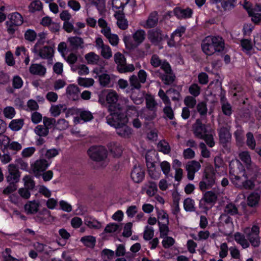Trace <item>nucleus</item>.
I'll return each mask as SVG.
<instances>
[{"label": "nucleus", "instance_id": "obj_1", "mask_svg": "<svg viewBox=\"0 0 261 261\" xmlns=\"http://www.w3.org/2000/svg\"><path fill=\"white\" fill-rule=\"evenodd\" d=\"M98 102L102 105L109 104L108 110L110 114L106 117L109 125L114 127H119L128 122L126 114L121 109L120 104L117 103L118 95L113 90L103 89L98 94Z\"/></svg>", "mask_w": 261, "mask_h": 261}, {"label": "nucleus", "instance_id": "obj_2", "mask_svg": "<svg viewBox=\"0 0 261 261\" xmlns=\"http://www.w3.org/2000/svg\"><path fill=\"white\" fill-rule=\"evenodd\" d=\"M225 47L224 40L219 36L206 37L202 42L201 49L207 56H210L215 53L222 51Z\"/></svg>", "mask_w": 261, "mask_h": 261}, {"label": "nucleus", "instance_id": "obj_3", "mask_svg": "<svg viewBox=\"0 0 261 261\" xmlns=\"http://www.w3.org/2000/svg\"><path fill=\"white\" fill-rule=\"evenodd\" d=\"M216 179V173L213 168H206L202 175V180L199 184L200 190L205 191L211 189L215 185Z\"/></svg>", "mask_w": 261, "mask_h": 261}, {"label": "nucleus", "instance_id": "obj_4", "mask_svg": "<svg viewBox=\"0 0 261 261\" xmlns=\"http://www.w3.org/2000/svg\"><path fill=\"white\" fill-rule=\"evenodd\" d=\"M87 153L90 159L95 162L103 161L108 156L107 149L101 145L90 147L88 149Z\"/></svg>", "mask_w": 261, "mask_h": 261}, {"label": "nucleus", "instance_id": "obj_5", "mask_svg": "<svg viewBox=\"0 0 261 261\" xmlns=\"http://www.w3.org/2000/svg\"><path fill=\"white\" fill-rule=\"evenodd\" d=\"M114 61L117 64V69L119 73H124L133 72L135 70L133 64H126V60L124 56L120 52H117L114 55Z\"/></svg>", "mask_w": 261, "mask_h": 261}, {"label": "nucleus", "instance_id": "obj_6", "mask_svg": "<svg viewBox=\"0 0 261 261\" xmlns=\"http://www.w3.org/2000/svg\"><path fill=\"white\" fill-rule=\"evenodd\" d=\"M147 38L152 44L158 45L163 40L168 39V36L164 34L161 28L157 27L147 31Z\"/></svg>", "mask_w": 261, "mask_h": 261}, {"label": "nucleus", "instance_id": "obj_7", "mask_svg": "<svg viewBox=\"0 0 261 261\" xmlns=\"http://www.w3.org/2000/svg\"><path fill=\"white\" fill-rule=\"evenodd\" d=\"M145 32L142 29L137 30L133 34L134 42L132 40H127L126 37L124 38V41L127 48L135 49L140 45L145 39Z\"/></svg>", "mask_w": 261, "mask_h": 261}, {"label": "nucleus", "instance_id": "obj_8", "mask_svg": "<svg viewBox=\"0 0 261 261\" xmlns=\"http://www.w3.org/2000/svg\"><path fill=\"white\" fill-rule=\"evenodd\" d=\"M259 232V227L256 225H253L248 231L247 230L245 231L247 240L251 245L254 248L258 247L260 245Z\"/></svg>", "mask_w": 261, "mask_h": 261}, {"label": "nucleus", "instance_id": "obj_9", "mask_svg": "<svg viewBox=\"0 0 261 261\" xmlns=\"http://www.w3.org/2000/svg\"><path fill=\"white\" fill-rule=\"evenodd\" d=\"M259 232V227L256 225H253L248 231L247 230L245 231L247 240L251 245L254 248L258 247L260 245Z\"/></svg>", "mask_w": 261, "mask_h": 261}, {"label": "nucleus", "instance_id": "obj_10", "mask_svg": "<svg viewBox=\"0 0 261 261\" xmlns=\"http://www.w3.org/2000/svg\"><path fill=\"white\" fill-rule=\"evenodd\" d=\"M54 47V45L53 46L45 45L36 49V52L33 53L37 54L41 59L50 60L52 59L54 57L55 53Z\"/></svg>", "mask_w": 261, "mask_h": 261}, {"label": "nucleus", "instance_id": "obj_11", "mask_svg": "<svg viewBox=\"0 0 261 261\" xmlns=\"http://www.w3.org/2000/svg\"><path fill=\"white\" fill-rule=\"evenodd\" d=\"M193 134L196 138L201 139L208 133L205 124L202 123L201 120L197 119L193 124Z\"/></svg>", "mask_w": 261, "mask_h": 261}, {"label": "nucleus", "instance_id": "obj_12", "mask_svg": "<svg viewBox=\"0 0 261 261\" xmlns=\"http://www.w3.org/2000/svg\"><path fill=\"white\" fill-rule=\"evenodd\" d=\"M20 172L16 165L11 164L8 166V173L6 176L7 182H18L19 181Z\"/></svg>", "mask_w": 261, "mask_h": 261}, {"label": "nucleus", "instance_id": "obj_13", "mask_svg": "<svg viewBox=\"0 0 261 261\" xmlns=\"http://www.w3.org/2000/svg\"><path fill=\"white\" fill-rule=\"evenodd\" d=\"M50 163L44 159H40L35 161L33 167V170L36 177L41 175V172H44L49 167Z\"/></svg>", "mask_w": 261, "mask_h": 261}, {"label": "nucleus", "instance_id": "obj_14", "mask_svg": "<svg viewBox=\"0 0 261 261\" xmlns=\"http://www.w3.org/2000/svg\"><path fill=\"white\" fill-rule=\"evenodd\" d=\"M130 177L135 183H140L144 178L145 169L140 165H135L131 172Z\"/></svg>", "mask_w": 261, "mask_h": 261}, {"label": "nucleus", "instance_id": "obj_15", "mask_svg": "<svg viewBox=\"0 0 261 261\" xmlns=\"http://www.w3.org/2000/svg\"><path fill=\"white\" fill-rule=\"evenodd\" d=\"M156 75L159 77L165 85L171 86L175 82L176 76L174 72L170 73H163L158 70L155 72Z\"/></svg>", "mask_w": 261, "mask_h": 261}, {"label": "nucleus", "instance_id": "obj_16", "mask_svg": "<svg viewBox=\"0 0 261 261\" xmlns=\"http://www.w3.org/2000/svg\"><path fill=\"white\" fill-rule=\"evenodd\" d=\"M174 15L179 19L191 18L193 14V10L190 8L182 9L176 7L173 9Z\"/></svg>", "mask_w": 261, "mask_h": 261}, {"label": "nucleus", "instance_id": "obj_17", "mask_svg": "<svg viewBox=\"0 0 261 261\" xmlns=\"http://www.w3.org/2000/svg\"><path fill=\"white\" fill-rule=\"evenodd\" d=\"M159 22V14L156 11L151 12L146 19L143 27L146 29L154 28Z\"/></svg>", "mask_w": 261, "mask_h": 261}, {"label": "nucleus", "instance_id": "obj_18", "mask_svg": "<svg viewBox=\"0 0 261 261\" xmlns=\"http://www.w3.org/2000/svg\"><path fill=\"white\" fill-rule=\"evenodd\" d=\"M115 16L117 19V24L119 29L122 30H125L127 29L128 24V21L125 18L124 14L122 10H118L116 12Z\"/></svg>", "mask_w": 261, "mask_h": 261}, {"label": "nucleus", "instance_id": "obj_19", "mask_svg": "<svg viewBox=\"0 0 261 261\" xmlns=\"http://www.w3.org/2000/svg\"><path fill=\"white\" fill-rule=\"evenodd\" d=\"M219 137L220 143L224 147L229 142L231 135L227 128L222 127L219 132Z\"/></svg>", "mask_w": 261, "mask_h": 261}, {"label": "nucleus", "instance_id": "obj_20", "mask_svg": "<svg viewBox=\"0 0 261 261\" xmlns=\"http://www.w3.org/2000/svg\"><path fill=\"white\" fill-rule=\"evenodd\" d=\"M30 72L34 75L43 76L46 72V68L40 64H32L29 68Z\"/></svg>", "mask_w": 261, "mask_h": 261}, {"label": "nucleus", "instance_id": "obj_21", "mask_svg": "<svg viewBox=\"0 0 261 261\" xmlns=\"http://www.w3.org/2000/svg\"><path fill=\"white\" fill-rule=\"evenodd\" d=\"M68 41L73 50L84 47V40L81 37L77 36L70 37L68 38Z\"/></svg>", "mask_w": 261, "mask_h": 261}, {"label": "nucleus", "instance_id": "obj_22", "mask_svg": "<svg viewBox=\"0 0 261 261\" xmlns=\"http://www.w3.org/2000/svg\"><path fill=\"white\" fill-rule=\"evenodd\" d=\"M40 204L35 200L30 201L24 205V209L28 214H34L38 212Z\"/></svg>", "mask_w": 261, "mask_h": 261}, {"label": "nucleus", "instance_id": "obj_23", "mask_svg": "<svg viewBox=\"0 0 261 261\" xmlns=\"http://www.w3.org/2000/svg\"><path fill=\"white\" fill-rule=\"evenodd\" d=\"M80 92L79 88L74 84H70L66 88V93L72 97L74 100L78 98Z\"/></svg>", "mask_w": 261, "mask_h": 261}, {"label": "nucleus", "instance_id": "obj_24", "mask_svg": "<svg viewBox=\"0 0 261 261\" xmlns=\"http://www.w3.org/2000/svg\"><path fill=\"white\" fill-rule=\"evenodd\" d=\"M127 123V122L120 127H115L116 129H118L117 134L119 136L122 137L129 138L132 134V129L126 125Z\"/></svg>", "mask_w": 261, "mask_h": 261}, {"label": "nucleus", "instance_id": "obj_25", "mask_svg": "<svg viewBox=\"0 0 261 261\" xmlns=\"http://www.w3.org/2000/svg\"><path fill=\"white\" fill-rule=\"evenodd\" d=\"M240 46L242 47V50L247 55L250 54V51L253 48L251 40L248 39L244 38L241 39Z\"/></svg>", "mask_w": 261, "mask_h": 261}, {"label": "nucleus", "instance_id": "obj_26", "mask_svg": "<svg viewBox=\"0 0 261 261\" xmlns=\"http://www.w3.org/2000/svg\"><path fill=\"white\" fill-rule=\"evenodd\" d=\"M98 81L100 86L102 87H111V77L108 73H102L98 75Z\"/></svg>", "mask_w": 261, "mask_h": 261}, {"label": "nucleus", "instance_id": "obj_27", "mask_svg": "<svg viewBox=\"0 0 261 261\" xmlns=\"http://www.w3.org/2000/svg\"><path fill=\"white\" fill-rule=\"evenodd\" d=\"M239 157L242 162L245 165L247 168L251 165V159L250 153L248 151H243L239 154Z\"/></svg>", "mask_w": 261, "mask_h": 261}, {"label": "nucleus", "instance_id": "obj_28", "mask_svg": "<svg viewBox=\"0 0 261 261\" xmlns=\"http://www.w3.org/2000/svg\"><path fill=\"white\" fill-rule=\"evenodd\" d=\"M29 11L31 13H34L37 11H42L43 4L39 0L32 1L28 6Z\"/></svg>", "mask_w": 261, "mask_h": 261}, {"label": "nucleus", "instance_id": "obj_29", "mask_svg": "<svg viewBox=\"0 0 261 261\" xmlns=\"http://www.w3.org/2000/svg\"><path fill=\"white\" fill-rule=\"evenodd\" d=\"M81 242L86 247L93 248L96 244V239L92 236H86L81 238Z\"/></svg>", "mask_w": 261, "mask_h": 261}, {"label": "nucleus", "instance_id": "obj_30", "mask_svg": "<svg viewBox=\"0 0 261 261\" xmlns=\"http://www.w3.org/2000/svg\"><path fill=\"white\" fill-rule=\"evenodd\" d=\"M260 199L258 193L253 192L247 198V204L250 207H253L258 204Z\"/></svg>", "mask_w": 261, "mask_h": 261}, {"label": "nucleus", "instance_id": "obj_31", "mask_svg": "<svg viewBox=\"0 0 261 261\" xmlns=\"http://www.w3.org/2000/svg\"><path fill=\"white\" fill-rule=\"evenodd\" d=\"M169 221H168V223H162L158 221V224L159 227L160 238H164L168 235L169 232Z\"/></svg>", "mask_w": 261, "mask_h": 261}, {"label": "nucleus", "instance_id": "obj_32", "mask_svg": "<svg viewBox=\"0 0 261 261\" xmlns=\"http://www.w3.org/2000/svg\"><path fill=\"white\" fill-rule=\"evenodd\" d=\"M217 196L212 191H208L203 194V199L206 203H215L217 200Z\"/></svg>", "mask_w": 261, "mask_h": 261}, {"label": "nucleus", "instance_id": "obj_33", "mask_svg": "<svg viewBox=\"0 0 261 261\" xmlns=\"http://www.w3.org/2000/svg\"><path fill=\"white\" fill-rule=\"evenodd\" d=\"M23 124V119H13L10 122L9 127L13 131H18L22 127Z\"/></svg>", "mask_w": 261, "mask_h": 261}, {"label": "nucleus", "instance_id": "obj_34", "mask_svg": "<svg viewBox=\"0 0 261 261\" xmlns=\"http://www.w3.org/2000/svg\"><path fill=\"white\" fill-rule=\"evenodd\" d=\"M122 227V224L110 223L106 226L104 231L106 233H112L121 230Z\"/></svg>", "mask_w": 261, "mask_h": 261}, {"label": "nucleus", "instance_id": "obj_35", "mask_svg": "<svg viewBox=\"0 0 261 261\" xmlns=\"http://www.w3.org/2000/svg\"><path fill=\"white\" fill-rule=\"evenodd\" d=\"M195 202L191 198H187L184 201V208L186 212H194L195 208L194 207Z\"/></svg>", "mask_w": 261, "mask_h": 261}, {"label": "nucleus", "instance_id": "obj_36", "mask_svg": "<svg viewBox=\"0 0 261 261\" xmlns=\"http://www.w3.org/2000/svg\"><path fill=\"white\" fill-rule=\"evenodd\" d=\"M25 188L33 190L35 187V182L33 178L29 175H26L23 178Z\"/></svg>", "mask_w": 261, "mask_h": 261}, {"label": "nucleus", "instance_id": "obj_37", "mask_svg": "<svg viewBox=\"0 0 261 261\" xmlns=\"http://www.w3.org/2000/svg\"><path fill=\"white\" fill-rule=\"evenodd\" d=\"M246 145L251 150H255L256 142L253 134L251 132H248L246 134Z\"/></svg>", "mask_w": 261, "mask_h": 261}, {"label": "nucleus", "instance_id": "obj_38", "mask_svg": "<svg viewBox=\"0 0 261 261\" xmlns=\"http://www.w3.org/2000/svg\"><path fill=\"white\" fill-rule=\"evenodd\" d=\"M10 21L15 24V25H20L23 23V17L18 12H15L11 15Z\"/></svg>", "mask_w": 261, "mask_h": 261}, {"label": "nucleus", "instance_id": "obj_39", "mask_svg": "<svg viewBox=\"0 0 261 261\" xmlns=\"http://www.w3.org/2000/svg\"><path fill=\"white\" fill-rule=\"evenodd\" d=\"M237 0H222L221 2V6L224 10H231L236 5Z\"/></svg>", "mask_w": 261, "mask_h": 261}, {"label": "nucleus", "instance_id": "obj_40", "mask_svg": "<svg viewBox=\"0 0 261 261\" xmlns=\"http://www.w3.org/2000/svg\"><path fill=\"white\" fill-rule=\"evenodd\" d=\"M94 81L92 78H83L79 77L77 83L81 86L84 87H89L93 85Z\"/></svg>", "mask_w": 261, "mask_h": 261}, {"label": "nucleus", "instance_id": "obj_41", "mask_svg": "<svg viewBox=\"0 0 261 261\" xmlns=\"http://www.w3.org/2000/svg\"><path fill=\"white\" fill-rule=\"evenodd\" d=\"M129 0H113L112 7L113 8L123 11V9Z\"/></svg>", "mask_w": 261, "mask_h": 261}, {"label": "nucleus", "instance_id": "obj_42", "mask_svg": "<svg viewBox=\"0 0 261 261\" xmlns=\"http://www.w3.org/2000/svg\"><path fill=\"white\" fill-rule=\"evenodd\" d=\"M37 36L36 32L32 29H29L24 33V39L29 42H34Z\"/></svg>", "mask_w": 261, "mask_h": 261}, {"label": "nucleus", "instance_id": "obj_43", "mask_svg": "<svg viewBox=\"0 0 261 261\" xmlns=\"http://www.w3.org/2000/svg\"><path fill=\"white\" fill-rule=\"evenodd\" d=\"M43 121L44 126L48 128V130L51 128H56V120L55 118L44 117Z\"/></svg>", "mask_w": 261, "mask_h": 261}, {"label": "nucleus", "instance_id": "obj_44", "mask_svg": "<svg viewBox=\"0 0 261 261\" xmlns=\"http://www.w3.org/2000/svg\"><path fill=\"white\" fill-rule=\"evenodd\" d=\"M35 132L39 137H46L48 135L49 130L44 125H38L35 128Z\"/></svg>", "mask_w": 261, "mask_h": 261}, {"label": "nucleus", "instance_id": "obj_45", "mask_svg": "<svg viewBox=\"0 0 261 261\" xmlns=\"http://www.w3.org/2000/svg\"><path fill=\"white\" fill-rule=\"evenodd\" d=\"M184 104L186 106V107L188 108L193 109L196 105V100L195 97L193 96H187L185 97L184 100Z\"/></svg>", "mask_w": 261, "mask_h": 261}, {"label": "nucleus", "instance_id": "obj_46", "mask_svg": "<svg viewBox=\"0 0 261 261\" xmlns=\"http://www.w3.org/2000/svg\"><path fill=\"white\" fill-rule=\"evenodd\" d=\"M248 15L251 17L252 21L255 24H259L261 22V14L255 13L253 10L248 11Z\"/></svg>", "mask_w": 261, "mask_h": 261}, {"label": "nucleus", "instance_id": "obj_47", "mask_svg": "<svg viewBox=\"0 0 261 261\" xmlns=\"http://www.w3.org/2000/svg\"><path fill=\"white\" fill-rule=\"evenodd\" d=\"M85 59L88 64H96L99 59V57L93 52L87 54L85 56Z\"/></svg>", "mask_w": 261, "mask_h": 261}, {"label": "nucleus", "instance_id": "obj_48", "mask_svg": "<svg viewBox=\"0 0 261 261\" xmlns=\"http://www.w3.org/2000/svg\"><path fill=\"white\" fill-rule=\"evenodd\" d=\"M197 112L201 116H205L207 113V108L206 103L204 101L199 102L196 106Z\"/></svg>", "mask_w": 261, "mask_h": 261}, {"label": "nucleus", "instance_id": "obj_49", "mask_svg": "<svg viewBox=\"0 0 261 261\" xmlns=\"http://www.w3.org/2000/svg\"><path fill=\"white\" fill-rule=\"evenodd\" d=\"M201 88L197 84L193 83L189 88V93L194 97H197L200 93Z\"/></svg>", "mask_w": 261, "mask_h": 261}, {"label": "nucleus", "instance_id": "obj_50", "mask_svg": "<svg viewBox=\"0 0 261 261\" xmlns=\"http://www.w3.org/2000/svg\"><path fill=\"white\" fill-rule=\"evenodd\" d=\"M79 116L81 119L85 122L90 121L93 118L92 113L90 111L86 110L81 111Z\"/></svg>", "mask_w": 261, "mask_h": 261}, {"label": "nucleus", "instance_id": "obj_51", "mask_svg": "<svg viewBox=\"0 0 261 261\" xmlns=\"http://www.w3.org/2000/svg\"><path fill=\"white\" fill-rule=\"evenodd\" d=\"M158 147L160 148V151L164 154H168L171 151V147L169 143L165 141H160L159 143Z\"/></svg>", "mask_w": 261, "mask_h": 261}, {"label": "nucleus", "instance_id": "obj_52", "mask_svg": "<svg viewBox=\"0 0 261 261\" xmlns=\"http://www.w3.org/2000/svg\"><path fill=\"white\" fill-rule=\"evenodd\" d=\"M162 241V245L164 248L167 249L172 246L175 243V240L171 237L167 236Z\"/></svg>", "mask_w": 261, "mask_h": 261}, {"label": "nucleus", "instance_id": "obj_53", "mask_svg": "<svg viewBox=\"0 0 261 261\" xmlns=\"http://www.w3.org/2000/svg\"><path fill=\"white\" fill-rule=\"evenodd\" d=\"M200 168V164L196 161H192L186 166V170H189L194 172L199 171Z\"/></svg>", "mask_w": 261, "mask_h": 261}, {"label": "nucleus", "instance_id": "obj_54", "mask_svg": "<svg viewBox=\"0 0 261 261\" xmlns=\"http://www.w3.org/2000/svg\"><path fill=\"white\" fill-rule=\"evenodd\" d=\"M221 109L223 114L227 116H230L233 112L232 106L229 102L222 103Z\"/></svg>", "mask_w": 261, "mask_h": 261}, {"label": "nucleus", "instance_id": "obj_55", "mask_svg": "<svg viewBox=\"0 0 261 261\" xmlns=\"http://www.w3.org/2000/svg\"><path fill=\"white\" fill-rule=\"evenodd\" d=\"M23 84L22 79L19 75H15L12 79V86L16 89H20Z\"/></svg>", "mask_w": 261, "mask_h": 261}, {"label": "nucleus", "instance_id": "obj_56", "mask_svg": "<svg viewBox=\"0 0 261 261\" xmlns=\"http://www.w3.org/2000/svg\"><path fill=\"white\" fill-rule=\"evenodd\" d=\"M167 93L169 94H173V96H172L171 99L174 101H179L181 97L180 91L174 89L170 88L167 91Z\"/></svg>", "mask_w": 261, "mask_h": 261}, {"label": "nucleus", "instance_id": "obj_57", "mask_svg": "<svg viewBox=\"0 0 261 261\" xmlns=\"http://www.w3.org/2000/svg\"><path fill=\"white\" fill-rule=\"evenodd\" d=\"M154 236V230L152 227L146 226L144 232L143 238L146 241H149Z\"/></svg>", "mask_w": 261, "mask_h": 261}, {"label": "nucleus", "instance_id": "obj_58", "mask_svg": "<svg viewBox=\"0 0 261 261\" xmlns=\"http://www.w3.org/2000/svg\"><path fill=\"white\" fill-rule=\"evenodd\" d=\"M224 212L227 214L233 216L238 214V210L234 204L229 203L226 206Z\"/></svg>", "mask_w": 261, "mask_h": 261}, {"label": "nucleus", "instance_id": "obj_59", "mask_svg": "<svg viewBox=\"0 0 261 261\" xmlns=\"http://www.w3.org/2000/svg\"><path fill=\"white\" fill-rule=\"evenodd\" d=\"M9 184L3 190V193L6 195H9L13 192L15 191L17 189V186L16 184L17 182H8Z\"/></svg>", "mask_w": 261, "mask_h": 261}, {"label": "nucleus", "instance_id": "obj_60", "mask_svg": "<svg viewBox=\"0 0 261 261\" xmlns=\"http://www.w3.org/2000/svg\"><path fill=\"white\" fill-rule=\"evenodd\" d=\"M63 29H64L65 31L68 33H71L72 31H74L75 34L78 33V30L74 29L73 24L69 21L64 22Z\"/></svg>", "mask_w": 261, "mask_h": 261}, {"label": "nucleus", "instance_id": "obj_61", "mask_svg": "<svg viewBox=\"0 0 261 261\" xmlns=\"http://www.w3.org/2000/svg\"><path fill=\"white\" fill-rule=\"evenodd\" d=\"M129 82L130 86L132 87V89H139L141 87V83L137 77L135 75H133L130 77Z\"/></svg>", "mask_w": 261, "mask_h": 261}, {"label": "nucleus", "instance_id": "obj_62", "mask_svg": "<svg viewBox=\"0 0 261 261\" xmlns=\"http://www.w3.org/2000/svg\"><path fill=\"white\" fill-rule=\"evenodd\" d=\"M160 166L163 173L166 177H168L171 169L170 164L168 162L164 161L161 163Z\"/></svg>", "mask_w": 261, "mask_h": 261}, {"label": "nucleus", "instance_id": "obj_63", "mask_svg": "<svg viewBox=\"0 0 261 261\" xmlns=\"http://www.w3.org/2000/svg\"><path fill=\"white\" fill-rule=\"evenodd\" d=\"M163 112L169 119L173 120L175 118L174 112L171 105H166L163 109Z\"/></svg>", "mask_w": 261, "mask_h": 261}, {"label": "nucleus", "instance_id": "obj_64", "mask_svg": "<svg viewBox=\"0 0 261 261\" xmlns=\"http://www.w3.org/2000/svg\"><path fill=\"white\" fill-rule=\"evenodd\" d=\"M101 55L106 59H109L112 56V50L109 45H106L101 49Z\"/></svg>", "mask_w": 261, "mask_h": 261}]
</instances>
